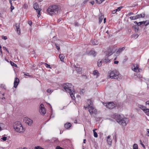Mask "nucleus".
Returning <instances> with one entry per match:
<instances>
[{"mask_svg": "<svg viewBox=\"0 0 149 149\" xmlns=\"http://www.w3.org/2000/svg\"><path fill=\"white\" fill-rule=\"evenodd\" d=\"M86 141V140L85 139H84V143H85Z\"/></svg>", "mask_w": 149, "mask_h": 149, "instance_id": "774afa93", "label": "nucleus"}, {"mask_svg": "<svg viewBox=\"0 0 149 149\" xmlns=\"http://www.w3.org/2000/svg\"><path fill=\"white\" fill-rule=\"evenodd\" d=\"M116 10H113L112 11V13L113 14H115L116 13Z\"/></svg>", "mask_w": 149, "mask_h": 149, "instance_id": "864d4df0", "label": "nucleus"}, {"mask_svg": "<svg viewBox=\"0 0 149 149\" xmlns=\"http://www.w3.org/2000/svg\"><path fill=\"white\" fill-rule=\"evenodd\" d=\"M92 43L93 45H96L98 44V42L96 40H94L92 41Z\"/></svg>", "mask_w": 149, "mask_h": 149, "instance_id": "cd10ccee", "label": "nucleus"}, {"mask_svg": "<svg viewBox=\"0 0 149 149\" xmlns=\"http://www.w3.org/2000/svg\"><path fill=\"white\" fill-rule=\"evenodd\" d=\"M109 61V60H108L107 59H105L104 60V62L105 63H107Z\"/></svg>", "mask_w": 149, "mask_h": 149, "instance_id": "79ce46f5", "label": "nucleus"}, {"mask_svg": "<svg viewBox=\"0 0 149 149\" xmlns=\"http://www.w3.org/2000/svg\"><path fill=\"white\" fill-rule=\"evenodd\" d=\"M104 16L103 15H101L99 18V23H101L102 22L103 19L104 18Z\"/></svg>", "mask_w": 149, "mask_h": 149, "instance_id": "a878e982", "label": "nucleus"}, {"mask_svg": "<svg viewBox=\"0 0 149 149\" xmlns=\"http://www.w3.org/2000/svg\"><path fill=\"white\" fill-rule=\"evenodd\" d=\"M74 25L75 26H78L79 24V23L77 22H75L74 23Z\"/></svg>", "mask_w": 149, "mask_h": 149, "instance_id": "a18cd8bd", "label": "nucleus"}, {"mask_svg": "<svg viewBox=\"0 0 149 149\" xmlns=\"http://www.w3.org/2000/svg\"><path fill=\"white\" fill-rule=\"evenodd\" d=\"M115 52V51L113 49L109 48L108 49L106 54L109 56L111 55Z\"/></svg>", "mask_w": 149, "mask_h": 149, "instance_id": "f8f14e48", "label": "nucleus"}, {"mask_svg": "<svg viewBox=\"0 0 149 149\" xmlns=\"http://www.w3.org/2000/svg\"><path fill=\"white\" fill-rule=\"evenodd\" d=\"M5 127V125L2 123H0V132L3 130Z\"/></svg>", "mask_w": 149, "mask_h": 149, "instance_id": "4be33fe9", "label": "nucleus"}, {"mask_svg": "<svg viewBox=\"0 0 149 149\" xmlns=\"http://www.w3.org/2000/svg\"><path fill=\"white\" fill-rule=\"evenodd\" d=\"M59 57L60 59L62 61H64V59L65 57V56L63 54H60L59 56Z\"/></svg>", "mask_w": 149, "mask_h": 149, "instance_id": "5701e85b", "label": "nucleus"}, {"mask_svg": "<svg viewBox=\"0 0 149 149\" xmlns=\"http://www.w3.org/2000/svg\"><path fill=\"white\" fill-rule=\"evenodd\" d=\"M133 149H138V146L137 144H134L133 145Z\"/></svg>", "mask_w": 149, "mask_h": 149, "instance_id": "2f4dec72", "label": "nucleus"}, {"mask_svg": "<svg viewBox=\"0 0 149 149\" xmlns=\"http://www.w3.org/2000/svg\"><path fill=\"white\" fill-rule=\"evenodd\" d=\"M146 104H148L149 105V101H147L146 102Z\"/></svg>", "mask_w": 149, "mask_h": 149, "instance_id": "4d7b16f0", "label": "nucleus"}, {"mask_svg": "<svg viewBox=\"0 0 149 149\" xmlns=\"http://www.w3.org/2000/svg\"><path fill=\"white\" fill-rule=\"evenodd\" d=\"M137 25H134L132 26V28L133 29H134V31L136 32H138L139 29V28L138 26H139L137 24Z\"/></svg>", "mask_w": 149, "mask_h": 149, "instance_id": "6ab92c4d", "label": "nucleus"}, {"mask_svg": "<svg viewBox=\"0 0 149 149\" xmlns=\"http://www.w3.org/2000/svg\"><path fill=\"white\" fill-rule=\"evenodd\" d=\"M147 21H143L142 22H139V23H138L136 22L135 21L134 22L136 24L138 25V26H141V24H144L145 26H146L148 25L149 24V21H148V22L147 23Z\"/></svg>", "mask_w": 149, "mask_h": 149, "instance_id": "9b49d317", "label": "nucleus"}, {"mask_svg": "<svg viewBox=\"0 0 149 149\" xmlns=\"http://www.w3.org/2000/svg\"><path fill=\"white\" fill-rule=\"evenodd\" d=\"M115 117L117 122L119 124L123 126H125L126 125V122L128 121L127 118H124L120 119V116L119 115H116Z\"/></svg>", "mask_w": 149, "mask_h": 149, "instance_id": "20e7f679", "label": "nucleus"}, {"mask_svg": "<svg viewBox=\"0 0 149 149\" xmlns=\"http://www.w3.org/2000/svg\"><path fill=\"white\" fill-rule=\"evenodd\" d=\"M23 7L24 8L26 9L28 7V5L26 3H25L23 6Z\"/></svg>", "mask_w": 149, "mask_h": 149, "instance_id": "e433bc0d", "label": "nucleus"}, {"mask_svg": "<svg viewBox=\"0 0 149 149\" xmlns=\"http://www.w3.org/2000/svg\"><path fill=\"white\" fill-rule=\"evenodd\" d=\"M85 109L87 108L90 115L92 116H94L97 113V111L96 109L92 106H89V107H84Z\"/></svg>", "mask_w": 149, "mask_h": 149, "instance_id": "423d86ee", "label": "nucleus"}, {"mask_svg": "<svg viewBox=\"0 0 149 149\" xmlns=\"http://www.w3.org/2000/svg\"><path fill=\"white\" fill-rule=\"evenodd\" d=\"M114 64H117L118 63V61H114Z\"/></svg>", "mask_w": 149, "mask_h": 149, "instance_id": "5fc2aeb1", "label": "nucleus"}, {"mask_svg": "<svg viewBox=\"0 0 149 149\" xmlns=\"http://www.w3.org/2000/svg\"><path fill=\"white\" fill-rule=\"evenodd\" d=\"M88 54L90 55H92L95 57L96 56L97 54V53L95 52V51L92 50L89 52Z\"/></svg>", "mask_w": 149, "mask_h": 149, "instance_id": "dca6fc26", "label": "nucleus"}, {"mask_svg": "<svg viewBox=\"0 0 149 149\" xmlns=\"http://www.w3.org/2000/svg\"><path fill=\"white\" fill-rule=\"evenodd\" d=\"M3 38L5 40L7 39V38L6 36H4Z\"/></svg>", "mask_w": 149, "mask_h": 149, "instance_id": "6e6d98bb", "label": "nucleus"}, {"mask_svg": "<svg viewBox=\"0 0 149 149\" xmlns=\"http://www.w3.org/2000/svg\"><path fill=\"white\" fill-rule=\"evenodd\" d=\"M87 104L88 106L87 107H89V106H92L93 105V102L90 100H88Z\"/></svg>", "mask_w": 149, "mask_h": 149, "instance_id": "412c9836", "label": "nucleus"}, {"mask_svg": "<svg viewBox=\"0 0 149 149\" xmlns=\"http://www.w3.org/2000/svg\"><path fill=\"white\" fill-rule=\"evenodd\" d=\"M122 7H118V8L116 9V11H120Z\"/></svg>", "mask_w": 149, "mask_h": 149, "instance_id": "58836bf2", "label": "nucleus"}, {"mask_svg": "<svg viewBox=\"0 0 149 149\" xmlns=\"http://www.w3.org/2000/svg\"><path fill=\"white\" fill-rule=\"evenodd\" d=\"M93 74L94 75H97V77L99 76V73L97 70H94L93 72Z\"/></svg>", "mask_w": 149, "mask_h": 149, "instance_id": "b1692460", "label": "nucleus"}, {"mask_svg": "<svg viewBox=\"0 0 149 149\" xmlns=\"http://www.w3.org/2000/svg\"><path fill=\"white\" fill-rule=\"evenodd\" d=\"M14 7L12 6H11V7H10V9H11V11H12V10L14 9Z\"/></svg>", "mask_w": 149, "mask_h": 149, "instance_id": "3c124183", "label": "nucleus"}, {"mask_svg": "<svg viewBox=\"0 0 149 149\" xmlns=\"http://www.w3.org/2000/svg\"><path fill=\"white\" fill-rule=\"evenodd\" d=\"M33 7L36 10V12L38 14L37 16L39 17L40 15V11H41V9L39 8V6L37 3H35L33 5Z\"/></svg>", "mask_w": 149, "mask_h": 149, "instance_id": "0eeeda50", "label": "nucleus"}, {"mask_svg": "<svg viewBox=\"0 0 149 149\" xmlns=\"http://www.w3.org/2000/svg\"><path fill=\"white\" fill-rule=\"evenodd\" d=\"M93 132L94 136L95 137H97V134L96 132L95 131V130H93Z\"/></svg>", "mask_w": 149, "mask_h": 149, "instance_id": "473e14b6", "label": "nucleus"}, {"mask_svg": "<svg viewBox=\"0 0 149 149\" xmlns=\"http://www.w3.org/2000/svg\"><path fill=\"white\" fill-rule=\"evenodd\" d=\"M14 129L16 132L19 133L23 132L25 131V129L19 122H16L15 123Z\"/></svg>", "mask_w": 149, "mask_h": 149, "instance_id": "7ed1b4c3", "label": "nucleus"}, {"mask_svg": "<svg viewBox=\"0 0 149 149\" xmlns=\"http://www.w3.org/2000/svg\"><path fill=\"white\" fill-rule=\"evenodd\" d=\"M3 48L4 49H5L6 50H7V49L6 47H3Z\"/></svg>", "mask_w": 149, "mask_h": 149, "instance_id": "13d9d810", "label": "nucleus"}, {"mask_svg": "<svg viewBox=\"0 0 149 149\" xmlns=\"http://www.w3.org/2000/svg\"><path fill=\"white\" fill-rule=\"evenodd\" d=\"M71 126V124L70 123H66L65 124V127L67 129L69 128Z\"/></svg>", "mask_w": 149, "mask_h": 149, "instance_id": "aec40b11", "label": "nucleus"}, {"mask_svg": "<svg viewBox=\"0 0 149 149\" xmlns=\"http://www.w3.org/2000/svg\"><path fill=\"white\" fill-rule=\"evenodd\" d=\"M111 136L109 135L107 137V142L109 145H111L112 143V140L110 139Z\"/></svg>", "mask_w": 149, "mask_h": 149, "instance_id": "f3484780", "label": "nucleus"}, {"mask_svg": "<svg viewBox=\"0 0 149 149\" xmlns=\"http://www.w3.org/2000/svg\"><path fill=\"white\" fill-rule=\"evenodd\" d=\"M74 67L76 68V70L77 71V72L80 74L81 73L82 71V69L80 67H76L75 65H74Z\"/></svg>", "mask_w": 149, "mask_h": 149, "instance_id": "a211bd4d", "label": "nucleus"}, {"mask_svg": "<svg viewBox=\"0 0 149 149\" xmlns=\"http://www.w3.org/2000/svg\"><path fill=\"white\" fill-rule=\"evenodd\" d=\"M139 15L140 18L143 17L145 16V14H143V15H142V14H139Z\"/></svg>", "mask_w": 149, "mask_h": 149, "instance_id": "4c0bfd02", "label": "nucleus"}, {"mask_svg": "<svg viewBox=\"0 0 149 149\" xmlns=\"http://www.w3.org/2000/svg\"><path fill=\"white\" fill-rule=\"evenodd\" d=\"M130 18L132 20H135V16H131V17H130Z\"/></svg>", "mask_w": 149, "mask_h": 149, "instance_id": "a19ab883", "label": "nucleus"}, {"mask_svg": "<svg viewBox=\"0 0 149 149\" xmlns=\"http://www.w3.org/2000/svg\"><path fill=\"white\" fill-rule=\"evenodd\" d=\"M63 86L65 91L70 93L72 98L75 100V98L74 95V86L70 83H66L63 84Z\"/></svg>", "mask_w": 149, "mask_h": 149, "instance_id": "f257e3e1", "label": "nucleus"}, {"mask_svg": "<svg viewBox=\"0 0 149 149\" xmlns=\"http://www.w3.org/2000/svg\"><path fill=\"white\" fill-rule=\"evenodd\" d=\"M147 134L148 136H149V129H147Z\"/></svg>", "mask_w": 149, "mask_h": 149, "instance_id": "09e8293b", "label": "nucleus"}, {"mask_svg": "<svg viewBox=\"0 0 149 149\" xmlns=\"http://www.w3.org/2000/svg\"><path fill=\"white\" fill-rule=\"evenodd\" d=\"M132 69L136 72H139V65L137 64H135L134 65L133 67H132Z\"/></svg>", "mask_w": 149, "mask_h": 149, "instance_id": "ddd939ff", "label": "nucleus"}, {"mask_svg": "<svg viewBox=\"0 0 149 149\" xmlns=\"http://www.w3.org/2000/svg\"><path fill=\"white\" fill-rule=\"evenodd\" d=\"M140 141L141 142L140 144L142 145V146L143 147V148L144 149H145V146L144 145L141 143V140H140Z\"/></svg>", "mask_w": 149, "mask_h": 149, "instance_id": "49530a36", "label": "nucleus"}, {"mask_svg": "<svg viewBox=\"0 0 149 149\" xmlns=\"http://www.w3.org/2000/svg\"><path fill=\"white\" fill-rule=\"evenodd\" d=\"M19 24L17 23L15 25V29L17 30V33L18 34H20V29L19 28Z\"/></svg>", "mask_w": 149, "mask_h": 149, "instance_id": "2eb2a0df", "label": "nucleus"}, {"mask_svg": "<svg viewBox=\"0 0 149 149\" xmlns=\"http://www.w3.org/2000/svg\"><path fill=\"white\" fill-rule=\"evenodd\" d=\"M55 45L56 49L58 50H59L60 49L59 45L58 44L56 43Z\"/></svg>", "mask_w": 149, "mask_h": 149, "instance_id": "72a5a7b5", "label": "nucleus"}, {"mask_svg": "<svg viewBox=\"0 0 149 149\" xmlns=\"http://www.w3.org/2000/svg\"><path fill=\"white\" fill-rule=\"evenodd\" d=\"M102 64V61L100 60H98L97 63V65L98 67H100L101 66Z\"/></svg>", "mask_w": 149, "mask_h": 149, "instance_id": "7c9ffc66", "label": "nucleus"}, {"mask_svg": "<svg viewBox=\"0 0 149 149\" xmlns=\"http://www.w3.org/2000/svg\"><path fill=\"white\" fill-rule=\"evenodd\" d=\"M0 52L1 53H2V50L1 48H0Z\"/></svg>", "mask_w": 149, "mask_h": 149, "instance_id": "338daca9", "label": "nucleus"}, {"mask_svg": "<svg viewBox=\"0 0 149 149\" xmlns=\"http://www.w3.org/2000/svg\"><path fill=\"white\" fill-rule=\"evenodd\" d=\"M32 22L31 21H30L28 22V24L30 25L31 26Z\"/></svg>", "mask_w": 149, "mask_h": 149, "instance_id": "603ef678", "label": "nucleus"}, {"mask_svg": "<svg viewBox=\"0 0 149 149\" xmlns=\"http://www.w3.org/2000/svg\"><path fill=\"white\" fill-rule=\"evenodd\" d=\"M143 111L147 115L149 116V109L146 108Z\"/></svg>", "mask_w": 149, "mask_h": 149, "instance_id": "bb28decb", "label": "nucleus"}, {"mask_svg": "<svg viewBox=\"0 0 149 149\" xmlns=\"http://www.w3.org/2000/svg\"><path fill=\"white\" fill-rule=\"evenodd\" d=\"M134 15V13L132 12H130L128 14L127 16H130V15Z\"/></svg>", "mask_w": 149, "mask_h": 149, "instance_id": "c03bdc74", "label": "nucleus"}, {"mask_svg": "<svg viewBox=\"0 0 149 149\" xmlns=\"http://www.w3.org/2000/svg\"><path fill=\"white\" fill-rule=\"evenodd\" d=\"M125 49V47H123L122 48H119L117 52L120 53L122 52L123 50H124Z\"/></svg>", "mask_w": 149, "mask_h": 149, "instance_id": "c85d7f7f", "label": "nucleus"}, {"mask_svg": "<svg viewBox=\"0 0 149 149\" xmlns=\"http://www.w3.org/2000/svg\"><path fill=\"white\" fill-rule=\"evenodd\" d=\"M91 3L92 4V5H93V4H94V1H92L91 2Z\"/></svg>", "mask_w": 149, "mask_h": 149, "instance_id": "bf43d9fd", "label": "nucleus"}, {"mask_svg": "<svg viewBox=\"0 0 149 149\" xmlns=\"http://www.w3.org/2000/svg\"><path fill=\"white\" fill-rule=\"evenodd\" d=\"M105 0H96V3L99 4H101Z\"/></svg>", "mask_w": 149, "mask_h": 149, "instance_id": "c756f323", "label": "nucleus"}, {"mask_svg": "<svg viewBox=\"0 0 149 149\" xmlns=\"http://www.w3.org/2000/svg\"><path fill=\"white\" fill-rule=\"evenodd\" d=\"M104 105L107 108L109 109H113L115 107V104L113 102L106 103Z\"/></svg>", "mask_w": 149, "mask_h": 149, "instance_id": "6e6552de", "label": "nucleus"}, {"mask_svg": "<svg viewBox=\"0 0 149 149\" xmlns=\"http://www.w3.org/2000/svg\"><path fill=\"white\" fill-rule=\"evenodd\" d=\"M61 19H59L58 20V22H61Z\"/></svg>", "mask_w": 149, "mask_h": 149, "instance_id": "680f3d73", "label": "nucleus"}, {"mask_svg": "<svg viewBox=\"0 0 149 149\" xmlns=\"http://www.w3.org/2000/svg\"><path fill=\"white\" fill-rule=\"evenodd\" d=\"M139 107L143 111L145 110V109H146L145 107L143 106V105H139Z\"/></svg>", "mask_w": 149, "mask_h": 149, "instance_id": "393cba45", "label": "nucleus"}, {"mask_svg": "<svg viewBox=\"0 0 149 149\" xmlns=\"http://www.w3.org/2000/svg\"><path fill=\"white\" fill-rule=\"evenodd\" d=\"M60 10V7L57 5L50 6L47 9V12L50 15H56L58 14Z\"/></svg>", "mask_w": 149, "mask_h": 149, "instance_id": "f03ea898", "label": "nucleus"}, {"mask_svg": "<svg viewBox=\"0 0 149 149\" xmlns=\"http://www.w3.org/2000/svg\"><path fill=\"white\" fill-rule=\"evenodd\" d=\"M19 82V79L17 78H15L14 81V87L15 88H16L18 85Z\"/></svg>", "mask_w": 149, "mask_h": 149, "instance_id": "4468645a", "label": "nucleus"}, {"mask_svg": "<svg viewBox=\"0 0 149 149\" xmlns=\"http://www.w3.org/2000/svg\"><path fill=\"white\" fill-rule=\"evenodd\" d=\"M24 120H25V123L29 126L31 125L33 123V120L27 117L25 118Z\"/></svg>", "mask_w": 149, "mask_h": 149, "instance_id": "9d476101", "label": "nucleus"}, {"mask_svg": "<svg viewBox=\"0 0 149 149\" xmlns=\"http://www.w3.org/2000/svg\"><path fill=\"white\" fill-rule=\"evenodd\" d=\"M47 92L48 93H49L52 92V90L50 89L49 88L47 90Z\"/></svg>", "mask_w": 149, "mask_h": 149, "instance_id": "de8ad7c7", "label": "nucleus"}, {"mask_svg": "<svg viewBox=\"0 0 149 149\" xmlns=\"http://www.w3.org/2000/svg\"><path fill=\"white\" fill-rule=\"evenodd\" d=\"M135 16V19H138V17L137 16V15H136V16Z\"/></svg>", "mask_w": 149, "mask_h": 149, "instance_id": "052dcab7", "label": "nucleus"}, {"mask_svg": "<svg viewBox=\"0 0 149 149\" xmlns=\"http://www.w3.org/2000/svg\"><path fill=\"white\" fill-rule=\"evenodd\" d=\"M56 149H64L59 146H57L56 147Z\"/></svg>", "mask_w": 149, "mask_h": 149, "instance_id": "8fccbe9b", "label": "nucleus"}, {"mask_svg": "<svg viewBox=\"0 0 149 149\" xmlns=\"http://www.w3.org/2000/svg\"><path fill=\"white\" fill-rule=\"evenodd\" d=\"M10 63L12 66H16L17 65L15 63H14L13 62L11 61H10Z\"/></svg>", "mask_w": 149, "mask_h": 149, "instance_id": "c9c22d12", "label": "nucleus"}, {"mask_svg": "<svg viewBox=\"0 0 149 149\" xmlns=\"http://www.w3.org/2000/svg\"><path fill=\"white\" fill-rule=\"evenodd\" d=\"M119 73L116 70L109 71L108 72L109 77L112 79H118Z\"/></svg>", "mask_w": 149, "mask_h": 149, "instance_id": "39448f33", "label": "nucleus"}, {"mask_svg": "<svg viewBox=\"0 0 149 149\" xmlns=\"http://www.w3.org/2000/svg\"><path fill=\"white\" fill-rule=\"evenodd\" d=\"M58 139H56V140H55L54 141L55 142H56V143H57V142L58 141Z\"/></svg>", "mask_w": 149, "mask_h": 149, "instance_id": "69168bd1", "label": "nucleus"}, {"mask_svg": "<svg viewBox=\"0 0 149 149\" xmlns=\"http://www.w3.org/2000/svg\"><path fill=\"white\" fill-rule=\"evenodd\" d=\"M106 18H105L104 19V23H105V22H106Z\"/></svg>", "mask_w": 149, "mask_h": 149, "instance_id": "e2e57ef3", "label": "nucleus"}, {"mask_svg": "<svg viewBox=\"0 0 149 149\" xmlns=\"http://www.w3.org/2000/svg\"><path fill=\"white\" fill-rule=\"evenodd\" d=\"M39 111L41 114L43 115L46 113L45 109L44 107V105L42 104H41L40 106Z\"/></svg>", "mask_w": 149, "mask_h": 149, "instance_id": "1a4fd4ad", "label": "nucleus"}, {"mask_svg": "<svg viewBox=\"0 0 149 149\" xmlns=\"http://www.w3.org/2000/svg\"><path fill=\"white\" fill-rule=\"evenodd\" d=\"M1 139H2L4 141H5L7 139V137H5V136H4V137H3L1 138Z\"/></svg>", "mask_w": 149, "mask_h": 149, "instance_id": "37998d69", "label": "nucleus"}, {"mask_svg": "<svg viewBox=\"0 0 149 149\" xmlns=\"http://www.w3.org/2000/svg\"><path fill=\"white\" fill-rule=\"evenodd\" d=\"M44 64H45V66L47 68H50V69H51L52 68L50 67V65H49L48 64H47V63H45Z\"/></svg>", "mask_w": 149, "mask_h": 149, "instance_id": "f704fd0d", "label": "nucleus"}, {"mask_svg": "<svg viewBox=\"0 0 149 149\" xmlns=\"http://www.w3.org/2000/svg\"><path fill=\"white\" fill-rule=\"evenodd\" d=\"M35 149H44V148H42L40 146H38L37 147H35Z\"/></svg>", "mask_w": 149, "mask_h": 149, "instance_id": "ea45409f", "label": "nucleus"}, {"mask_svg": "<svg viewBox=\"0 0 149 149\" xmlns=\"http://www.w3.org/2000/svg\"><path fill=\"white\" fill-rule=\"evenodd\" d=\"M9 1V2L10 3V4H11V5H12V1H11V0H10Z\"/></svg>", "mask_w": 149, "mask_h": 149, "instance_id": "0e129e2a", "label": "nucleus"}]
</instances>
